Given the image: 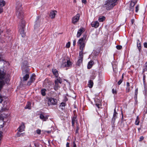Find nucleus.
<instances>
[{
  "label": "nucleus",
  "instance_id": "25",
  "mask_svg": "<svg viewBox=\"0 0 147 147\" xmlns=\"http://www.w3.org/2000/svg\"><path fill=\"white\" fill-rule=\"evenodd\" d=\"M93 84V81L92 80H90L88 82V86L90 88H92V87Z\"/></svg>",
  "mask_w": 147,
  "mask_h": 147
},
{
  "label": "nucleus",
  "instance_id": "53",
  "mask_svg": "<svg viewBox=\"0 0 147 147\" xmlns=\"http://www.w3.org/2000/svg\"><path fill=\"white\" fill-rule=\"evenodd\" d=\"M145 76L144 75L143 76V81L144 83V84L145 80Z\"/></svg>",
  "mask_w": 147,
  "mask_h": 147
},
{
  "label": "nucleus",
  "instance_id": "10",
  "mask_svg": "<svg viewBox=\"0 0 147 147\" xmlns=\"http://www.w3.org/2000/svg\"><path fill=\"white\" fill-rule=\"evenodd\" d=\"M80 17L79 14H77L72 19V22L74 24H75L79 20Z\"/></svg>",
  "mask_w": 147,
  "mask_h": 147
},
{
  "label": "nucleus",
  "instance_id": "38",
  "mask_svg": "<svg viewBox=\"0 0 147 147\" xmlns=\"http://www.w3.org/2000/svg\"><path fill=\"white\" fill-rule=\"evenodd\" d=\"M3 101V97L0 94V103H1Z\"/></svg>",
  "mask_w": 147,
  "mask_h": 147
},
{
  "label": "nucleus",
  "instance_id": "9",
  "mask_svg": "<svg viewBox=\"0 0 147 147\" xmlns=\"http://www.w3.org/2000/svg\"><path fill=\"white\" fill-rule=\"evenodd\" d=\"M57 102V99H54L52 98H50L48 99V104L49 105H56Z\"/></svg>",
  "mask_w": 147,
  "mask_h": 147
},
{
  "label": "nucleus",
  "instance_id": "33",
  "mask_svg": "<svg viewBox=\"0 0 147 147\" xmlns=\"http://www.w3.org/2000/svg\"><path fill=\"white\" fill-rule=\"evenodd\" d=\"M79 129V126L78 125H77L76 129V133H78V130Z\"/></svg>",
  "mask_w": 147,
  "mask_h": 147
},
{
  "label": "nucleus",
  "instance_id": "57",
  "mask_svg": "<svg viewBox=\"0 0 147 147\" xmlns=\"http://www.w3.org/2000/svg\"><path fill=\"white\" fill-rule=\"evenodd\" d=\"M45 132H47V133L49 134L51 132V131H46Z\"/></svg>",
  "mask_w": 147,
  "mask_h": 147
},
{
  "label": "nucleus",
  "instance_id": "55",
  "mask_svg": "<svg viewBox=\"0 0 147 147\" xmlns=\"http://www.w3.org/2000/svg\"><path fill=\"white\" fill-rule=\"evenodd\" d=\"M86 0H82V2L83 3H86Z\"/></svg>",
  "mask_w": 147,
  "mask_h": 147
},
{
  "label": "nucleus",
  "instance_id": "15",
  "mask_svg": "<svg viewBox=\"0 0 147 147\" xmlns=\"http://www.w3.org/2000/svg\"><path fill=\"white\" fill-rule=\"evenodd\" d=\"M40 118L43 121H45L48 119V116L47 115L45 116L42 114H40Z\"/></svg>",
  "mask_w": 147,
  "mask_h": 147
},
{
  "label": "nucleus",
  "instance_id": "49",
  "mask_svg": "<svg viewBox=\"0 0 147 147\" xmlns=\"http://www.w3.org/2000/svg\"><path fill=\"white\" fill-rule=\"evenodd\" d=\"M96 105L98 107V108H100L99 106H101V104H99L98 103H96Z\"/></svg>",
  "mask_w": 147,
  "mask_h": 147
},
{
  "label": "nucleus",
  "instance_id": "43",
  "mask_svg": "<svg viewBox=\"0 0 147 147\" xmlns=\"http://www.w3.org/2000/svg\"><path fill=\"white\" fill-rule=\"evenodd\" d=\"M3 11V8L2 7H0V13L2 12Z\"/></svg>",
  "mask_w": 147,
  "mask_h": 147
},
{
  "label": "nucleus",
  "instance_id": "46",
  "mask_svg": "<svg viewBox=\"0 0 147 147\" xmlns=\"http://www.w3.org/2000/svg\"><path fill=\"white\" fill-rule=\"evenodd\" d=\"M2 132L0 131V141L1 140L2 138Z\"/></svg>",
  "mask_w": 147,
  "mask_h": 147
},
{
  "label": "nucleus",
  "instance_id": "27",
  "mask_svg": "<svg viewBox=\"0 0 147 147\" xmlns=\"http://www.w3.org/2000/svg\"><path fill=\"white\" fill-rule=\"evenodd\" d=\"M46 91V90L45 89H43L41 90V94L42 95V96H44L45 95V91Z\"/></svg>",
  "mask_w": 147,
  "mask_h": 147
},
{
  "label": "nucleus",
  "instance_id": "8",
  "mask_svg": "<svg viewBox=\"0 0 147 147\" xmlns=\"http://www.w3.org/2000/svg\"><path fill=\"white\" fill-rule=\"evenodd\" d=\"M83 57V52L80 51V52L79 53V59L76 63V65H77L80 66L81 64L82 63Z\"/></svg>",
  "mask_w": 147,
  "mask_h": 147
},
{
  "label": "nucleus",
  "instance_id": "59",
  "mask_svg": "<svg viewBox=\"0 0 147 147\" xmlns=\"http://www.w3.org/2000/svg\"><path fill=\"white\" fill-rule=\"evenodd\" d=\"M2 55L0 54V61L2 60Z\"/></svg>",
  "mask_w": 147,
  "mask_h": 147
},
{
  "label": "nucleus",
  "instance_id": "19",
  "mask_svg": "<svg viewBox=\"0 0 147 147\" xmlns=\"http://www.w3.org/2000/svg\"><path fill=\"white\" fill-rule=\"evenodd\" d=\"M117 113L116 112L115 109L114 110V113L113 115V117L112 118V120L113 121H115V120L116 118H117Z\"/></svg>",
  "mask_w": 147,
  "mask_h": 147
},
{
  "label": "nucleus",
  "instance_id": "36",
  "mask_svg": "<svg viewBox=\"0 0 147 147\" xmlns=\"http://www.w3.org/2000/svg\"><path fill=\"white\" fill-rule=\"evenodd\" d=\"M65 104L64 102H62L61 103L60 107H65Z\"/></svg>",
  "mask_w": 147,
  "mask_h": 147
},
{
  "label": "nucleus",
  "instance_id": "40",
  "mask_svg": "<svg viewBox=\"0 0 147 147\" xmlns=\"http://www.w3.org/2000/svg\"><path fill=\"white\" fill-rule=\"evenodd\" d=\"M36 133L37 134H40L41 133V130L40 129H37L36 131Z\"/></svg>",
  "mask_w": 147,
  "mask_h": 147
},
{
  "label": "nucleus",
  "instance_id": "42",
  "mask_svg": "<svg viewBox=\"0 0 147 147\" xmlns=\"http://www.w3.org/2000/svg\"><path fill=\"white\" fill-rule=\"evenodd\" d=\"M112 92L113 94H116L117 93V92L116 90H114V89H113L112 90Z\"/></svg>",
  "mask_w": 147,
  "mask_h": 147
},
{
  "label": "nucleus",
  "instance_id": "3",
  "mask_svg": "<svg viewBox=\"0 0 147 147\" xmlns=\"http://www.w3.org/2000/svg\"><path fill=\"white\" fill-rule=\"evenodd\" d=\"M118 0H108L103 5L107 10H108L112 9L116 5V3Z\"/></svg>",
  "mask_w": 147,
  "mask_h": 147
},
{
  "label": "nucleus",
  "instance_id": "21",
  "mask_svg": "<svg viewBox=\"0 0 147 147\" xmlns=\"http://www.w3.org/2000/svg\"><path fill=\"white\" fill-rule=\"evenodd\" d=\"M137 46L138 48L139 51H140L141 48V46L140 42L139 40H137Z\"/></svg>",
  "mask_w": 147,
  "mask_h": 147
},
{
  "label": "nucleus",
  "instance_id": "14",
  "mask_svg": "<svg viewBox=\"0 0 147 147\" xmlns=\"http://www.w3.org/2000/svg\"><path fill=\"white\" fill-rule=\"evenodd\" d=\"M40 18V17L39 16H38L36 18L37 20L36 22L37 23L36 24H35L34 25V29H36V27L38 26L39 25V24L40 23V20L39 19Z\"/></svg>",
  "mask_w": 147,
  "mask_h": 147
},
{
  "label": "nucleus",
  "instance_id": "56",
  "mask_svg": "<svg viewBox=\"0 0 147 147\" xmlns=\"http://www.w3.org/2000/svg\"><path fill=\"white\" fill-rule=\"evenodd\" d=\"M69 143L67 142L66 144V147H69Z\"/></svg>",
  "mask_w": 147,
  "mask_h": 147
},
{
  "label": "nucleus",
  "instance_id": "26",
  "mask_svg": "<svg viewBox=\"0 0 147 147\" xmlns=\"http://www.w3.org/2000/svg\"><path fill=\"white\" fill-rule=\"evenodd\" d=\"M34 79H30V80L27 83V85L28 86H30L31 85V83L34 81Z\"/></svg>",
  "mask_w": 147,
  "mask_h": 147
},
{
  "label": "nucleus",
  "instance_id": "51",
  "mask_svg": "<svg viewBox=\"0 0 147 147\" xmlns=\"http://www.w3.org/2000/svg\"><path fill=\"white\" fill-rule=\"evenodd\" d=\"M76 41L75 40H74V41H73V45L74 46H75L76 45Z\"/></svg>",
  "mask_w": 147,
  "mask_h": 147
},
{
  "label": "nucleus",
  "instance_id": "52",
  "mask_svg": "<svg viewBox=\"0 0 147 147\" xmlns=\"http://www.w3.org/2000/svg\"><path fill=\"white\" fill-rule=\"evenodd\" d=\"M130 10L131 11H134V9L133 7H130Z\"/></svg>",
  "mask_w": 147,
  "mask_h": 147
},
{
  "label": "nucleus",
  "instance_id": "58",
  "mask_svg": "<svg viewBox=\"0 0 147 147\" xmlns=\"http://www.w3.org/2000/svg\"><path fill=\"white\" fill-rule=\"evenodd\" d=\"M134 22V19H132L131 20V22L132 24H133Z\"/></svg>",
  "mask_w": 147,
  "mask_h": 147
},
{
  "label": "nucleus",
  "instance_id": "32",
  "mask_svg": "<svg viewBox=\"0 0 147 147\" xmlns=\"http://www.w3.org/2000/svg\"><path fill=\"white\" fill-rule=\"evenodd\" d=\"M138 93V88H137L135 90V97H137V94Z\"/></svg>",
  "mask_w": 147,
  "mask_h": 147
},
{
  "label": "nucleus",
  "instance_id": "60",
  "mask_svg": "<svg viewBox=\"0 0 147 147\" xmlns=\"http://www.w3.org/2000/svg\"><path fill=\"white\" fill-rule=\"evenodd\" d=\"M123 74H122V79H123Z\"/></svg>",
  "mask_w": 147,
  "mask_h": 147
},
{
  "label": "nucleus",
  "instance_id": "23",
  "mask_svg": "<svg viewBox=\"0 0 147 147\" xmlns=\"http://www.w3.org/2000/svg\"><path fill=\"white\" fill-rule=\"evenodd\" d=\"M5 4V2L3 0H0V7H2Z\"/></svg>",
  "mask_w": 147,
  "mask_h": 147
},
{
  "label": "nucleus",
  "instance_id": "4",
  "mask_svg": "<svg viewBox=\"0 0 147 147\" xmlns=\"http://www.w3.org/2000/svg\"><path fill=\"white\" fill-rule=\"evenodd\" d=\"M28 63L27 61H25L23 63V66L22 67V71L23 73H25L26 74L23 77V81H26L29 78V76L28 74L29 70L28 69H25V68L28 65Z\"/></svg>",
  "mask_w": 147,
  "mask_h": 147
},
{
  "label": "nucleus",
  "instance_id": "24",
  "mask_svg": "<svg viewBox=\"0 0 147 147\" xmlns=\"http://www.w3.org/2000/svg\"><path fill=\"white\" fill-rule=\"evenodd\" d=\"M105 18L104 16H100L98 18V21L100 22H102L105 20Z\"/></svg>",
  "mask_w": 147,
  "mask_h": 147
},
{
  "label": "nucleus",
  "instance_id": "16",
  "mask_svg": "<svg viewBox=\"0 0 147 147\" xmlns=\"http://www.w3.org/2000/svg\"><path fill=\"white\" fill-rule=\"evenodd\" d=\"M77 117L75 116L73 117L72 119V126L73 127H74V124L76 122L77 124V119L76 118Z\"/></svg>",
  "mask_w": 147,
  "mask_h": 147
},
{
  "label": "nucleus",
  "instance_id": "6",
  "mask_svg": "<svg viewBox=\"0 0 147 147\" xmlns=\"http://www.w3.org/2000/svg\"><path fill=\"white\" fill-rule=\"evenodd\" d=\"M62 82V79L59 77L57 78L55 80V84L54 86V88L55 90H57L60 88V86L59 84H61Z\"/></svg>",
  "mask_w": 147,
  "mask_h": 147
},
{
  "label": "nucleus",
  "instance_id": "39",
  "mask_svg": "<svg viewBox=\"0 0 147 147\" xmlns=\"http://www.w3.org/2000/svg\"><path fill=\"white\" fill-rule=\"evenodd\" d=\"M35 75L34 74H33L32 76L31 77L30 79H34V80H35V78H34L35 77Z\"/></svg>",
  "mask_w": 147,
  "mask_h": 147
},
{
  "label": "nucleus",
  "instance_id": "29",
  "mask_svg": "<svg viewBox=\"0 0 147 147\" xmlns=\"http://www.w3.org/2000/svg\"><path fill=\"white\" fill-rule=\"evenodd\" d=\"M140 122L139 118L138 116H137V118L135 121V124L136 125H138Z\"/></svg>",
  "mask_w": 147,
  "mask_h": 147
},
{
  "label": "nucleus",
  "instance_id": "54",
  "mask_svg": "<svg viewBox=\"0 0 147 147\" xmlns=\"http://www.w3.org/2000/svg\"><path fill=\"white\" fill-rule=\"evenodd\" d=\"M126 86L127 87H129V83L128 82H127L126 83Z\"/></svg>",
  "mask_w": 147,
  "mask_h": 147
},
{
  "label": "nucleus",
  "instance_id": "5",
  "mask_svg": "<svg viewBox=\"0 0 147 147\" xmlns=\"http://www.w3.org/2000/svg\"><path fill=\"white\" fill-rule=\"evenodd\" d=\"M86 37V36L85 35H83V37H82L78 40V44L79 45L80 51L83 52V50L85 46V44L84 41L85 40Z\"/></svg>",
  "mask_w": 147,
  "mask_h": 147
},
{
  "label": "nucleus",
  "instance_id": "1",
  "mask_svg": "<svg viewBox=\"0 0 147 147\" xmlns=\"http://www.w3.org/2000/svg\"><path fill=\"white\" fill-rule=\"evenodd\" d=\"M22 4L20 2H18L16 4V14L18 19L21 20L19 25V28L21 29V33H23L25 26V22L23 20V13L22 11Z\"/></svg>",
  "mask_w": 147,
  "mask_h": 147
},
{
  "label": "nucleus",
  "instance_id": "20",
  "mask_svg": "<svg viewBox=\"0 0 147 147\" xmlns=\"http://www.w3.org/2000/svg\"><path fill=\"white\" fill-rule=\"evenodd\" d=\"M94 62L92 61H90L88 63V69H90L92 66Z\"/></svg>",
  "mask_w": 147,
  "mask_h": 147
},
{
  "label": "nucleus",
  "instance_id": "28",
  "mask_svg": "<svg viewBox=\"0 0 147 147\" xmlns=\"http://www.w3.org/2000/svg\"><path fill=\"white\" fill-rule=\"evenodd\" d=\"M24 133H21L19 131H18L17 134V136L18 137L23 136L24 135Z\"/></svg>",
  "mask_w": 147,
  "mask_h": 147
},
{
  "label": "nucleus",
  "instance_id": "17",
  "mask_svg": "<svg viewBox=\"0 0 147 147\" xmlns=\"http://www.w3.org/2000/svg\"><path fill=\"white\" fill-rule=\"evenodd\" d=\"M24 125H22L18 129V131L20 132V133L22 132L24 130Z\"/></svg>",
  "mask_w": 147,
  "mask_h": 147
},
{
  "label": "nucleus",
  "instance_id": "48",
  "mask_svg": "<svg viewBox=\"0 0 147 147\" xmlns=\"http://www.w3.org/2000/svg\"><path fill=\"white\" fill-rule=\"evenodd\" d=\"M144 139V137L142 136L140 137L139 141H141L142 140Z\"/></svg>",
  "mask_w": 147,
  "mask_h": 147
},
{
  "label": "nucleus",
  "instance_id": "22",
  "mask_svg": "<svg viewBox=\"0 0 147 147\" xmlns=\"http://www.w3.org/2000/svg\"><path fill=\"white\" fill-rule=\"evenodd\" d=\"M31 104L30 102H27V104L26 106H25V109H30L31 108Z\"/></svg>",
  "mask_w": 147,
  "mask_h": 147
},
{
  "label": "nucleus",
  "instance_id": "50",
  "mask_svg": "<svg viewBox=\"0 0 147 147\" xmlns=\"http://www.w3.org/2000/svg\"><path fill=\"white\" fill-rule=\"evenodd\" d=\"M73 147H76V145L75 143V141L73 142Z\"/></svg>",
  "mask_w": 147,
  "mask_h": 147
},
{
  "label": "nucleus",
  "instance_id": "35",
  "mask_svg": "<svg viewBox=\"0 0 147 147\" xmlns=\"http://www.w3.org/2000/svg\"><path fill=\"white\" fill-rule=\"evenodd\" d=\"M139 6L138 5H137L136 6V12H137L139 10Z\"/></svg>",
  "mask_w": 147,
  "mask_h": 147
},
{
  "label": "nucleus",
  "instance_id": "44",
  "mask_svg": "<svg viewBox=\"0 0 147 147\" xmlns=\"http://www.w3.org/2000/svg\"><path fill=\"white\" fill-rule=\"evenodd\" d=\"M145 69L146 70H147V62L145 63L144 65Z\"/></svg>",
  "mask_w": 147,
  "mask_h": 147
},
{
  "label": "nucleus",
  "instance_id": "45",
  "mask_svg": "<svg viewBox=\"0 0 147 147\" xmlns=\"http://www.w3.org/2000/svg\"><path fill=\"white\" fill-rule=\"evenodd\" d=\"M95 77V76L94 75H93L92 76L90 77V78L92 79H94Z\"/></svg>",
  "mask_w": 147,
  "mask_h": 147
},
{
  "label": "nucleus",
  "instance_id": "12",
  "mask_svg": "<svg viewBox=\"0 0 147 147\" xmlns=\"http://www.w3.org/2000/svg\"><path fill=\"white\" fill-rule=\"evenodd\" d=\"M84 32V29L83 28L80 29L78 32L77 35V37H79Z\"/></svg>",
  "mask_w": 147,
  "mask_h": 147
},
{
  "label": "nucleus",
  "instance_id": "47",
  "mask_svg": "<svg viewBox=\"0 0 147 147\" xmlns=\"http://www.w3.org/2000/svg\"><path fill=\"white\" fill-rule=\"evenodd\" d=\"M144 45L145 47L147 48V43L146 42L144 43Z\"/></svg>",
  "mask_w": 147,
  "mask_h": 147
},
{
  "label": "nucleus",
  "instance_id": "37",
  "mask_svg": "<svg viewBox=\"0 0 147 147\" xmlns=\"http://www.w3.org/2000/svg\"><path fill=\"white\" fill-rule=\"evenodd\" d=\"M123 79H121L118 82V85H120L121 83L123 82Z\"/></svg>",
  "mask_w": 147,
  "mask_h": 147
},
{
  "label": "nucleus",
  "instance_id": "30",
  "mask_svg": "<svg viewBox=\"0 0 147 147\" xmlns=\"http://www.w3.org/2000/svg\"><path fill=\"white\" fill-rule=\"evenodd\" d=\"M135 3L131 1L130 3V7H133L135 5Z\"/></svg>",
  "mask_w": 147,
  "mask_h": 147
},
{
  "label": "nucleus",
  "instance_id": "13",
  "mask_svg": "<svg viewBox=\"0 0 147 147\" xmlns=\"http://www.w3.org/2000/svg\"><path fill=\"white\" fill-rule=\"evenodd\" d=\"M91 25L92 27L97 28L99 24L97 21H96L94 22H92L91 23Z\"/></svg>",
  "mask_w": 147,
  "mask_h": 147
},
{
  "label": "nucleus",
  "instance_id": "7",
  "mask_svg": "<svg viewBox=\"0 0 147 147\" xmlns=\"http://www.w3.org/2000/svg\"><path fill=\"white\" fill-rule=\"evenodd\" d=\"M72 65V63L69 60H67V61L65 59H64L61 64V67H69Z\"/></svg>",
  "mask_w": 147,
  "mask_h": 147
},
{
  "label": "nucleus",
  "instance_id": "2",
  "mask_svg": "<svg viewBox=\"0 0 147 147\" xmlns=\"http://www.w3.org/2000/svg\"><path fill=\"white\" fill-rule=\"evenodd\" d=\"M9 75H6L3 71L0 70V91L5 83H8L10 80Z\"/></svg>",
  "mask_w": 147,
  "mask_h": 147
},
{
  "label": "nucleus",
  "instance_id": "61",
  "mask_svg": "<svg viewBox=\"0 0 147 147\" xmlns=\"http://www.w3.org/2000/svg\"><path fill=\"white\" fill-rule=\"evenodd\" d=\"M74 1L76 2V0H74Z\"/></svg>",
  "mask_w": 147,
  "mask_h": 147
},
{
  "label": "nucleus",
  "instance_id": "18",
  "mask_svg": "<svg viewBox=\"0 0 147 147\" xmlns=\"http://www.w3.org/2000/svg\"><path fill=\"white\" fill-rule=\"evenodd\" d=\"M52 71L53 74L57 77V78H58V74L57 71L55 69H53L52 70Z\"/></svg>",
  "mask_w": 147,
  "mask_h": 147
},
{
  "label": "nucleus",
  "instance_id": "41",
  "mask_svg": "<svg viewBox=\"0 0 147 147\" xmlns=\"http://www.w3.org/2000/svg\"><path fill=\"white\" fill-rule=\"evenodd\" d=\"M130 91V88L129 87H127L126 89V92H128Z\"/></svg>",
  "mask_w": 147,
  "mask_h": 147
},
{
  "label": "nucleus",
  "instance_id": "11",
  "mask_svg": "<svg viewBox=\"0 0 147 147\" xmlns=\"http://www.w3.org/2000/svg\"><path fill=\"white\" fill-rule=\"evenodd\" d=\"M57 13V11L55 10L51 11L49 15L51 19L54 18Z\"/></svg>",
  "mask_w": 147,
  "mask_h": 147
},
{
  "label": "nucleus",
  "instance_id": "34",
  "mask_svg": "<svg viewBox=\"0 0 147 147\" xmlns=\"http://www.w3.org/2000/svg\"><path fill=\"white\" fill-rule=\"evenodd\" d=\"M116 47L117 49L119 50L122 48V47L121 45H118L116 46Z\"/></svg>",
  "mask_w": 147,
  "mask_h": 147
},
{
  "label": "nucleus",
  "instance_id": "31",
  "mask_svg": "<svg viewBox=\"0 0 147 147\" xmlns=\"http://www.w3.org/2000/svg\"><path fill=\"white\" fill-rule=\"evenodd\" d=\"M70 42H68L66 45V47L67 48H69L70 47Z\"/></svg>",
  "mask_w": 147,
  "mask_h": 147
}]
</instances>
